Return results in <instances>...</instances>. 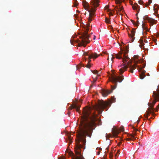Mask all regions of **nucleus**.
Wrapping results in <instances>:
<instances>
[{
    "instance_id": "f257e3e1",
    "label": "nucleus",
    "mask_w": 159,
    "mask_h": 159,
    "mask_svg": "<svg viewBox=\"0 0 159 159\" xmlns=\"http://www.w3.org/2000/svg\"><path fill=\"white\" fill-rule=\"evenodd\" d=\"M97 120H81L80 125L79 127L80 131L78 134V141L76 142L75 148V155L70 152L69 154L71 157V159H85L81 154V148L83 147L80 143L82 141L83 145L86 142V136L90 137L93 129V127L96 125L95 121Z\"/></svg>"
},
{
    "instance_id": "f03ea898",
    "label": "nucleus",
    "mask_w": 159,
    "mask_h": 159,
    "mask_svg": "<svg viewBox=\"0 0 159 159\" xmlns=\"http://www.w3.org/2000/svg\"><path fill=\"white\" fill-rule=\"evenodd\" d=\"M99 0H92L91 2V7H90L88 3L86 1H83V5L84 8L85 10H88L89 12V17L88 19V24L86 25H84V32L80 36V39L81 40H78L79 42V44L80 46H83L85 47L86 44L89 42V35L88 34V33L89 30L90 24L92 20V18L94 16H96L95 11L96 8L99 5Z\"/></svg>"
},
{
    "instance_id": "7ed1b4c3",
    "label": "nucleus",
    "mask_w": 159,
    "mask_h": 159,
    "mask_svg": "<svg viewBox=\"0 0 159 159\" xmlns=\"http://www.w3.org/2000/svg\"><path fill=\"white\" fill-rule=\"evenodd\" d=\"M110 57L111 58L112 62L113 61V59L115 57H116L118 59H122L123 60L122 61L123 63H125L124 64L123 66L120 69V74H122L126 70L128 67L129 68V71L132 73H133L134 72L133 70L136 68L137 66L136 64L137 61H135L134 64L132 65V61L130 60H129L127 62V65H125L126 64L127 61H128V60H129V58L125 55V54L123 53L122 52H120L118 54H115V55H111Z\"/></svg>"
},
{
    "instance_id": "20e7f679",
    "label": "nucleus",
    "mask_w": 159,
    "mask_h": 159,
    "mask_svg": "<svg viewBox=\"0 0 159 159\" xmlns=\"http://www.w3.org/2000/svg\"><path fill=\"white\" fill-rule=\"evenodd\" d=\"M111 104L109 102H105L103 101H99L98 104L93 107V110L98 111L99 114L101 113L102 111L101 110L106 108V107L110 106Z\"/></svg>"
},
{
    "instance_id": "39448f33",
    "label": "nucleus",
    "mask_w": 159,
    "mask_h": 159,
    "mask_svg": "<svg viewBox=\"0 0 159 159\" xmlns=\"http://www.w3.org/2000/svg\"><path fill=\"white\" fill-rule=\"evenodd\" d=\"M109 79L110 81L113 83L116 84V85L117 82H121L124 79L123 76H117L114 74L112 75Z\"/></svg>"
},
{
    "instance_id": "423d86ee",
    "label": "nucleus",
    "mask_w": 159,
    "mask_h": 159,
    "mask_svg": "<svg viewBox=\"0 0 159 159\" xmlns=\"http://www.w3.org/2000/svg\"><path fill=\"white\" fill-rule=\"evenodd\" d=\"M142 65V66L140 67H139V66H138V69L140 72L139 77L141 79H143L144 77H145V74L146 72V71L143 69V68L145 67V64H143Z\"/></svg>"
},
{
    "instance_id": "0eeeda50",
    "label": "nucleus",
    "mask_w": 159,
    "mask_h": 159,
    "mask_svg": "<svg viewBox=\"0 0 159 159\" xmlns=\"http://www.w3.org/2000/svg\"><path fill=\"white\" fill-rule=\"evenodd\" d=\"M111 88H112V90H105V89H102V96L104 97H105L107 96L110 93H111L112 92V90L114 89L116 87V85L114 86H111Z\"/></svg>"
},
{
    "instance_id": "6e6552de",
    "label": "nucleus",
    "mask_w": 159,
    "mask_h": 159,
    "mask_svg": "<svg viewBox=\"0 0 159 159\" xmlns=\"http://www.w3.org/2000/svg\"><path fill=\"white\" fill-rule=\"evenodd\" d=\"M84 55L86 56H89V60L91 58H96L97 57L99 56V55H98V54L96 53H92L91 54L88 52H84Z\"/></svg>"
},
{
    "instance_id": "1a4fd4ad",
    "label": "nucleus",
    "mask_w": 159,
    "mask_h": 159,
    "mask_svg": "<svg viewBox=\"0 0 159 159\" xmlns=\"http://www.w3.org/2000/svg\"><path fill=\"white\" fill-rule=\"evenodd\" d=\"M80 105H79L76 103L73 104L72 105L70 106V109L72 110L73 108H75L77 112H79L80 111Z\"/></svg>"
},
{
    "instance_id": "9d476101",
    "label": "nucleus",
    "mask_w": 159,
    "mask_h": 159,
    "mask_svg": "<svg viewBox=\"0 0 159 159\" xmlns=\"http://www.w3.org/2000/svg\"><path fill=\"white\" fill-rule=\"evenodd\" d=\"M145 19L150 24V25H152L154 24H156L157 21L155 19L149 17H146L145 18Z\"/></svg>"
},
{
    "instance_id": "9b49d317",
    "label": "nucleus",
    "mask_w": 159,
    "mask_h": 159,
    "mask_svg": "<svg viewBox=\"0 0 159 159\" xmlns=\"http://www.w3.org/2000/svg\"><path fill=\"white\" fill-rule=\"evenodd\" d=\"M113 134L114 136H116L119 133L118 130L115 127H114L112 129Z\"/></svg>"
},
{
    "instance_id": "f8f14e48",
    "label": "nucleus",
    "mask_w": 159,
    "mask_h": 159,
    "mask_svg": "<svg viewBox=\"0 0 159 159\" xmlns=\"http://www.w3.org/2000/svg\"><path fill=\"white\" fill-rule=\"evenodd\" d=\"M135 31L134 29H132L131 31V34H129L128 33V34L129 36L132 39H134L135 38L134 36L135 35Z\"/></svg>"
},
{
    "instance_id": "ddd939ff",
    "label": "nucleus",
    "mask_w": 159,
    "mask_h": 159,
    "mask_svg": "<svg viewBox=\"0 0 159 159\" xmlns=\"http://www.w3.org/2000/svg\"><path fill=\"white\" fill-rule=\"evenodd\" d=\"M158 9H159V5L157 4H155L153 7V10L155 13L157 14V13ZM155 15H156V14H155Z\"/></svg>"
},
{
    "instance_id": "4468645a",
    "label": "nucleus",
    "mask_w": 159,
    "mask_h": 159,
    "mask_svg": "<svg viewBox=\"0 0 159 159\" xmlns=\"http://www.w3.org/2000/svg\"><path fill=\"white\" fill-rule=\"evenodd\" d=\"M132 8L134 10L137 9L138 8H139V6L137 3H135L134 5L132 4Z\"/></svg>"
},
{
    "instance_id": "2eb2a0df",
    "label": "nucleus",
    "mask_w": 159,
    "mask_h": 159,
    "mask_svg": "<svg viewBox=\"0 0 159 159\" xmlns=\"http://www.w3.org/2000/svg\"><path fill=\"white\" fill-rule=\"evenodd\" d=\"M136 135V133H134L133 134H131V138L130 139L128 138L127 139V140L129 139H131V140H134L136 139V138L135 137V136Z\"/></svg>"
},
{
    "instance_id": "dca6fc26",
    "label": "nucleus",
    "mask_w": 159,
    "mask_h": 159,
    "mask_svg": "<svg viewBox=\"0 0 159 159\" xmlns=\"http://www.w3.org/2000/svg\"><path fill=\"white\" fill-rule=\"evenodd\" d=\"M139 43L141 44V45H144V43L143 42V38H141L139 41Z\"/></svg>"
},
{
    "instance_id": "f3484780",
    "label": "nucleus",
    "mask_w": 159,
    "mask_h": 159,
    "mask_svg": "<svg viewBox=\"0 0 159 159\" xmlns=\"http://www.w3.org/2000/svg\"><path fill=\"white\" fill-rule=\"evenodd\" d=\"M82 66L84 67V65L83 64H82V63H80L79 64V65L77 66H76L77 69V70L79 69Z\"/></svg>"
},
{
    "instance_id": "a211bd4d",
    "label": "nucleus",
    "mask_w": 159,
    "mask_h": 159,
    "mask_svg": "<svg viewBox=\"0 0 159 159\" xmlns=\"http://www.w3.org/2000/svg\"><path fill=\"white\" fill-rule=\"evenodd\" d=\"M90 61H91V60H88V61L87 63V65L86 66V67L87 68H90V66L89 64V63L90 62Z\"/></svg>"
},
{
    "instance_id": "6ab92c4d",
    "label": "nucleus",
    "mask_w": 159,
    "mask_h": 159,
    "mask_svg": "<svg viewBox=\"0 0 159 159\" xmlns=\"http://www.w3.org/2000/svg\"><path fill=\"white\" fill-rule=\"evenodd\" d=\"M111 10L110 9H108L107 10V12H109V14L110 15L113 16V13L111 11Z\"/></svg>"
},
{
    "instance_id": "aec40b11",
    "label": "nucleus",
    "mask_w": 159,
    "mask_h": 159,
    "mask_svg": "<svg viewBox=\"0 0 159 159\" xmlns=\"http://www.w3.org/2000/svg\"><path fill=\"white\" fill-rule=\"evenodd\" d=\"M138 3L140 4H143V6L144 5L143 2L142 0H139L138 1Z\"/></svg>"
},
{
    "instance_id": "412c9836",
    "label": "nucleus",
    "mask_w": 159,
    "mask_h": 159,
    "mask_svg": "<svg viewBox=\"0 0 159 159\" xmlns=\"http://www.w3.org/2000/svg\"><path fill=\"white\" fill-rule=\"evenodd\" d=\"M105 22L107 23H110V20L107 18H106Z\"/></svg>"
},
{
    "instance_id": "4be33fe9",
    "label": "nucleus",
    "mask_w": 159,
    "mask_h": 159,
    "mask_svg": "<svg viewBox=\"0 0 159 159\" xmlns=\"http://www.w3.org/2000/svg\"><path fill=\"white\" fill-rule=\"evenodd\" d=\"M68 138L70 141V143H71L72 142V141L71 140V136H69Z\"/></svg>"
},
{
    "instance_id": "5701e85b",
    "label": "nucleus",
    "mask_w": 159,
    "mask_h": 159,
    "mask_svg": "<svg viewBox=\"0 0 159 159\" xmlns=\"http://www.w3.org/2000/svg\"><path fill=\"white\" fill-rule=\"evenodd\" d=\"M119 11H122L123 12L124 11L123 8V7H121L120 8H119Z\"/></svg>"
},
{
    "instance_id": "b1692460",
    "label": "nucleus",
    "mask_w": 159,
    "mask_h": 159,
    "mask_svg": "<svg viewBox=\"0 0 159 159\" xmlns=\"http://www.w3.org/2000/svg\"><path fill=\"white\" fill-rule=\"evenodd\" d=\"M92 72L94 74H97L98 73V71L96 70H94L92 71Z\"/></svg>"
},
{
    "instance_id": "393cba45",
    "label": "nucleus",
    "mask_w": 159,
    "mask_h": 159,
    "mask_svg": "<svg viewBox=\"0 0 159 159\" xmlns=\"http://www.w3.org/2000/svg\"><path fill=\"white\" fill-rule=\"evenodd\" d=\"M150 4H149V2H147L146 3H144V5H145L144 7H146L148 6Z\"/></svg>"
},
{
    "instance_id": "a878e982",
    "label": "nucleus",
    "mask_w": 159,
    "mask_h": 159,
    "mask_svg": "<svg viewBox=\"0 0 159 159\" xmlns=\"http://www.w3.org/2000/svg\"><path fill=\"white\" fill-rule=\"evenodd\" d=\"M139 56H134L133 58L134 60L137 59H138Z\"/></svg>"
},
{
    "instance_id": "bb28decb",
    "label": "nucleus",
    "mask_w": 159,
    "mask_h": 159,
    "mask_svg": "<svg viewBox=\"0 0 159 159\" xmlns=\"http://www.w3.org/2000/svg\"><path fill=\"white\" fill-rule=\"evenodd\" d=\"M119 8H118L117 7H116L115 8V10L117 12V13H118V11H119Z\"/></svg>"
},
{
    "instance_id": "cd10ccee",
    "label": "nucleus",
    "mask_w": 159,
    "mask_h": 159,
    "mask_svg": "<svg viewBox=\"0 0 159 159\" xmlns=\"http://www.w3.org/2000/svg\"><path fill=\"white\" fill-rule=\"evenodd\" d=\"M78 4V3L77 2H75L74 4V7H75L77 6Z\"/></svg>"
},
{
    "instance_id": "c85d7f7f",
    "label": "nucleus",
    "mask_w": 159,
    "mask_h": 159,
    "mask_svg": "<svg viewBox=\"0 0 159 159\" xmlns=\"http://www.w3.org/2000/svg\"><path fill=\"white\" fill-rule=\"evenodd\" d=\"M109 5H106L105 7V9H107V10L108 9H109Z\"/></svg>"
},
{
    "instance_id": "c756f323",
    "label": "nucleus",
    "mask_w": 159,
    "mask_h": 159,
    "mask_svg": "<svg viewBox=\"0 0 159 159\" xmlns=\"http://www.w3.org/2000/svg\"><path fill=\"white\" fill-rule=\"evenodd\" d=\"M145 24L144 23H143L142 25V26L143 29H145Z\"/></svg>"
},
{
    "instance_id": "7c9ffc66",
    "label": "nucleus",
    "mask_w": 159,
    "mask_h": 159,
    "mask_svg": "<svg viewBox=\"0 0 159 159\" xmlns=\"http://www.w3.org/2000/svg\"><path fill=\"white\" fill-rule=\"evenodd\" d=\"M133 130L135 132H136L138 131V129H136V128H134V127H133Z\"/></svg>"
},
{
    "instance_id": "2f4dec72",
    "label": "nucleus",
    "mask_w": 159,
    "mask_h": 159,
    "mask_svg": "<svg viewBox=\"0 0 159 159\" xmlns=\"http://www.w3.org/2000/svg\"><path fill=\"white\" fill-rule=\"evenodd\" d=\"M152 0H148L149 4H151V3L152 2Z\"/></svg>"
},
{
    "instance_id": "473e14b6",
    "label": "nucleus",
    "mask_w": 159,
    "mask_h": 159,
    "mask_svg": "<svg viewBox=\"0 0 159 159\" xmlns=\"http://www.w3.org/2000/svg\"><path fill=\"white\" fill-rule=\"evenodd\" d=\"M96 81V79H93V84L95 83Z\"/></svg>"
},
{
    "instance_id": "72a5a7b5",
    "label": "nucleus",
    "mask_w": 159,
    "mask_h": 159,
    "mask_svg": "<svg viewBox=\"0 0 159 159\" xmlns=\"http://www.w3.org/2000/svg\"><path fill=\"white\" fill-rule=\"evenodd\" d=\"M112 157H113L112 155V154H110V158H112Z\"/></svg>"
},
{
    "instance_id": "f704fd0d",
    "label": "nucleus",
    "mask_w": 159,
    "mask_h": 159,
    "mask_svg": "<svg viewBox=\"0 0 159 159\" xmlns=\"http://www.w3.org/2000/svg\"><path fill=\"white\" fill-rule=\"evenodd\" d=\"M59 159H65V157H63L61 158H60Z\"/></svg>"
},
{
    "instance_id": "c9c22d12",
    "label": "nucleus",
    "mask_w": 159,
    "mask_h": 159,
    "mask_svg": "<svg viewBox=\"0 0 159 159\" xmlns=\"http://www.w3.org/2000/svg\"><path fill=\"white\" fill-rule=\"evenodd\" d=\"M96 37L94 35L93 39H95L96 38Z\"/></svg>"
},
{
    "instance_id": "e433bc0d",
    "label": "nucleus",
    "mask_w": 159,
    "mask_h": 159,
    "mask_svg": "<svg viewBox=\"0 0 159 159\" xmlns=\"http://www.w3.org/2000/svg\"><path fill=\"white\" fill-rule=\"evenodd\" d=\"M124 130V128L123 127H122L121 129V131H123Z\"/></svg>"
},
{
    "instance_id": "4c0bfd02",
    "label": "nucleus",
    "mask_w": 159,
    "mask_h": 159,
    "mask_svg": "<svg viewBox=\"0 0 159 159\" xmlns=\"http://www.w3.org/2000/svg\"><path fill=\"white\" fill-rule=\"evenodd\" d=\"M111 29L112 30V29H113V27L111 26Z\"/></svg>"
},
{
    "instance_id": "58836bf2",
    "label": "nucleus",
    "mask_w": 159,
    "mask_h": 159,
    "mask_svg": "<svg viewBox=\"0 0 159 159\" xmlns=\"http://www.w3.org/2000/svg\"><path fill=\"white\" fill-rule=\"evenodd\" d=\"M119 152H120V150H118L117 152V153H119Z\"/></svg>"
},
{
    "instance_id": "ea45409f",
    "label": "nucleus",
    "mask_w": 159,
    "mask_h": 159,
    "mask_svg": "<svg viewBox=\"0 0 159 159\" xmlns=\"http://www.w3.org/2000/svg\"><path fill=\"white\" fill-rule=\"evenodd\" d=\"M100 153V152H98V155Z\"/></svg>"
},
{
    "instance_id": "a19ab883",
    "label": "nucleus",
    "mask_w": 159,
    "mask_h": 159,
    "mask_svg": "<svg viewBox=\"0 0 159 159\" xmlns=\"http://www.w3.org/2000/svg\"><path fill=\"white\" fill-rule=\"evenodd\" d=\"M84 60L85 61H86V58H84V59H83V61H84Z\"/></svg>"
},
{
    "instance_id": "79ce46f5",
    "label": "nucleus",
    "mask_w": 159,
    "mask_h": 159,
    "mask_svg": "<svg viewBox=\"0 0 159 159\" xmlns=\"http://www.w3.org/2000/svg\"><path fill=\"white\" fill-rule=\"evenodd\" d=\"M109 57H108V58H107V60H109Z\"/></svg>"
},
{
    "instance_id": "37998d69",
    "label": "nucleus",
    "mask_w": 159,
    "mask_h": 159,
    "mask_svg": "<svg viewBox=\"0 0 159 159\" xmlns=\"http://www.w3.org/2000/svg\"><path fill=\"white\" fill-rule=\"evenodd\" d=\"M134 40V39H132V41H133V40Z\"/></svg>"
},
{
    "instance_id": "c03bdc74",
    "label": "nucleus",
    "mask_w": 159,
    "mask_h": 159,
    "mask_svg": "<svg viewBox=\"0 0 159 159\" xmlns=\"http://www.w3.org/2000/svg\"><path fill=\"white\" fill-rule=\"evenodd\" d=\"M70 41H71V40ZM71 44H72L71 42Z\"/></svg>"
},
{
    "instance_id": "a18cd8bd",
    "label": "nucleus",
    "mask_w": 159,
    "mask_h": 159,
    "mask_svg": "<svg viewBox=\"0 0 159 159\" xmlns=\"http://www.w3.org/2000/svg\"><path fill=\"white\" fill-rule=\"evenodd\" d=\"M102 68H101V69H100V70H102Z\"/></svg>"
},
{
    "instance_id": "49530a36",
    "label": "nucleus",
    "mask_w": 159,
    "mask_h": 159,
    "mask_svg": "<svg viewBox=\"0 0 159 159\" xmlns=\"http://www.w3.org/2000/svg\"><path fill=\"white\" fill-rule=\"evenodd\" d=\"M115 12V11H113V13H114Z\"/></svg>"
},
{
    "instance_id": "de8ad7c7",
    "label": "nucleus",
    "mask_w": 159,
    "mask_h": 159,
    "mask_svg": "<svg viewBox=\"0 0 159 159\" xmlns=\"http://www.w3.org/2000/svg\"><path fill=\"white\" fill-rule=\"evenodd\" d=\"M132 144H134V143H132Z\"/></svg>"
}]
</instances>
